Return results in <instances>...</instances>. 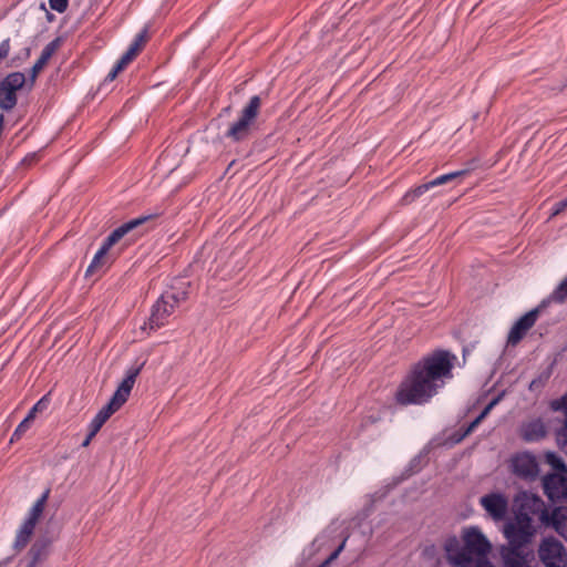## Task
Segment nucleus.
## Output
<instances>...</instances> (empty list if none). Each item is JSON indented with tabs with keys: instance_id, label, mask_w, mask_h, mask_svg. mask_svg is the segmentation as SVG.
I'll list each match as a JSON object with an SVG mask.
<instances>
[{
	"instance_id": "obj_1",
	"label": "nucleus",
	"mask_w": 567,
	"mask_h": 567,
	"mask_svg": "<svg viewBox=\"0 0 567 567\" xmlns=\"http://www.w3.org/2000/svg\"><path fill=\"white\" fill-rule=\"evenodd\" d=\"M456 357L446 350H435L411 365L399 384L395 401L399 405L429 403L453 378Z\"/></svg>"
},
{
	"instance_id": "obj_2",
	"label": "nucleus",
	"mask_w": 567,
	"mask_h": 567,
	"mask_svg": "<svg viewBox=\"0 0 567 567\" xmlns=\"http://www.w3.org/2000/svg\"><path fill=\"white\" fill-rule=\"evenodd\" d=\"M445 551L449 561L454 566L492 567L487 559L491 544L478 527L473 526L464 530L463 545L456 537L449 538Z\"/></svg>"
},
{
	"instance_id": "obj_3",
	"label": "nucleus",
	"mask_w": 567,
	"mask_h": 567,
	"mask_svg": "<svg viewBox=\"0 0 567 567\" xmlns=\"http://www.w3.org/2000/svg\"><path fill=\"white\" fill-rule=\"evenodd\" d=\"M153 218L152 215L141 216L134 218L127 223H124L120 227L115 228L103 241L100 249L94 255L91 264L89 265L85 276H92L96 272L104 271L109 268L116 259L117 255L111 251V248L117 244L122 238L128 235L131 231L143 225L147 220Z\"/></svg>"
},
{
	"instance_id": "obj_4",
	"label": "nucleus",
	"mask_w": 567,
	"mask_h": 567,
	"mask_svg": "<svg viewBox=\"0 0 567 567\" xmlns=\"http://www.w3.org/2000/svg\"><path fill=\"white\" fill-rule=\"evenodd\" d=\"M567 300V277L557 286V288L544 299L536 308L532 309L520 317L512 327L507 342L512 346L517 344L536 323L539 313L550 303H564Z\"/></svg>"
},
{
	"instance_id": "obj_5",
	"label": "nucleus",
	"mask_w": 567,
	"mask_h": 567,
	"mask_svg": "<svg viewBox=\"0 0 567 567\" xmlns=\"http://www.w3.org/2000/svg\"><path fill=\"white\" fill-rule=\"evenodd\" d=\"M260 106V96H251L248 104L241 110L238 120L230 124L226 131L225 137L233 142H243L248 140L251 134L252 124L259 114Z\"/></svg>"
},
{
	"instance_id": "obj_6",
	"label": "nucleus",
	"mask_w": 567,
	"mask_h": 567,
	"mask_svg": "<svg viewBox=\"0 0 567 567\" xmlns=\"http://www.w3.org/2000/svg\"><path fill=\"white\" fill-rule=\"evenodd\" d=\"M514 515L530 518H537L540 523L549 524V512L544 501L528 492H522L514 498Z\"/></svg>"
},
{
	"instance_id": "obj_7",
	"label": "nucleus",
	"mask_w": 567,
	"mask_h": 567,
	"mask_svg": "<svg viewBox=\"0 0 567 567\" xmlns=\"http://www.w3.org/2000/svg\"><path fill=\"white\" fill-rule=\"evenodd\" d=\"M536 528L530 518L514 515L504 525V535L509 546L524 547L532 542Z\"/></svg>"
},
{
	"instance_id": "obj_8",
	"label": "nucleus",
	"mask_w": 567,
	"mask_h": 567,
	"mask_svg": "<svg viewBox=\"0 0 567 567\" xmlns=\"http://www.w3.org/2000/svg\"><path fill=\"white\" fill-rule=\"evenodd\" d=\"M27 83L24 73L11 72L0 81V109L9 112L18 102L17 92Z\"/></svg>"
},
{
	"instance_id": "obj_9",
	"label": "nucleus",
	"mask_w": 567,
	"mask_h": 567,
	"mask_svg": "<svg viewBox=\"0 0 567 567\" xmlns=\"http://www.w3.org/2000/svg\"><path fill=\"white\" fill-rule=\"evenodd\" d=\"M538 557L545 567H567V550L561 542L553 536L542 540Z\"/></svg>"
},
{
	"instance_id": "obj_10",
	"label": "nucleus",
	"mask_w": 567,
	"mask_h": 567,
	"mask_svg": "<svg viewBox=\"0 0 567 567\" xmlns=\"http://www.w3.org/2000/svg\"><path fill=\"white\" fill-rule=\"evenodd\" d=\"M543 487L553 502H564L567 495V473H549L543 478Z\"/></svg>"
},
{
	"instance_id": "obj_11",
	"label": "nucleus",
	"mask_w": 567,
	"mask_h": 567,
	"mask_svg": "<svg viewBox=\"0 0 567 567\" xmlns=\"http://www.w3.org/2000/svg\"><path fill=\"white\" fill-rule=\"evenodd\" d=\"M480 503L494 520L501 522L505 518L508 511V499L503 494H486L481 497Z\"/></svg>"
},
{
	"instance_id": "obj_12",
	"label": "nucleus",
	"mask_w": 567,
	"mask_h": 567,
	"mask_svg": "<svg viewBox=\"0 0 567 567\" xmlns=\"http://www.w3.org/2000/svg\"><path fill=\"white\" fill-rule=\"evenodd\" d=\"M512 470L518 477L534 480L538 474V463L530 453H519L512 458Z\"/></svg>"
},
{
	"instance_id": "obj_13",
	"label": "nucleus",
	"mask_w": 567,
	"mask_h": 567,
	"mask_svg": "<svg viewBox=\"0 0 567 567\" xmlns=\"http://www.w3.org/2000/svg\"><path fill=\"white\" fill-rule=\"evenodd\" d=\"M175 311L172 305L162 302L159 297L153 305L148 321L144 323L143 329L156 330L167 323L168 317Z\"/></svg>"
},
{
	"instance_id": "obj_14",
	"label": "nucleus",
	"mask_w": 567,
	"mask_h": 567,
	"mask_svg": "<svg viewBox=\"0 0 567 567\" xmlns=\"http://www.w3.org/2000/svg\"><path fill=\"white\" fill-rule=\"evenodd\" d=\"M61 45V39L55 38L51 42H49L41 52L40 58L33 64L30 70V80L31 85L34 83L38 74L42 71V69L47 65L48 61L52 58V55L58 51Z\"/></svg>"
},
{
	"instance_id": "obj_15",
	"label": "nucleus",
	"mask_w": 567,
	"mask_h": 567,
	"mask_svg": "<svg viewBox=\"0 0 567 567\" xmlns=\"http://www.w3.org/2000/svg\"><path fill=\"white\" fill-rule=\"evenodd\" d=\"M504 567H528L527 554L524 547L509 546L502 548Z\"/></svg>"
},
{
	"instance_id": "obj_16",
	"label": "nucleus",
	"mask_w": 567,
	"mask_h": 567,
	"mask_svg": "<svg viewBox=\"0 0 567 567\" xmlns=\"http://www.w3.org/2000/svg\"><path fill=\"white\" fill-rule=\"evenodd\" d=\"M546 427L542 420H532L520 426V437L525 442H538L546 436Z\"/></svg>"
},
{
	"instance_id": "obj_17",
	"label": "nucleus",
	"mask_w": 567,
	"mask_h": 567,
	"mask_svg": "<svg viewBox=\"0 0 567 567\" xmlns=\"http://www.w3.org/2000/svg\"><path fill=\"white\" fill-rule=\"evenodd\" d=\"M142 365L138 367H131L125 374V378L120 383L118 388L114 392V396L120 399L122 402H126L130 393L135 384L136 378L138 377L141 372Z\"/></svg>"
},
{
	"instance_id": "obj_18",
	"label": "nucleus",
	"mask_w": 567,
	"mask_h": 567,
	"mask_svg": "<svg viewBox=\"0 0 567 567\" xmlns=\"http://www.w3.org/2000/svg\"><path fill=\"white\" fill-rule=\"evenodd\" d=\"M50 540L47 538L37 539L29 550V563L25 567H37L49 554Z\"/></svg>"
},
{
	"instance_id": "obj_19",
	"label": "nucleus",
	"mask_w": 567,
	"mask_h": 567,
	"mask_svg": "<svg viewBox=\"0 0 567 567\" xmlns=\"http://www.w3.org/2000/svg\"><path fill=\"white\" fill-rule=\"evenodd\" d=\"M549 523L555 530L567 540V509L556 508L549 514Z\"/></svg>"
},
{
	"instance_id": "obj_20",
	"label": "nucleus",
	"mask_w": 567,
	"mask_h": 567,
	"mask_svg": "<svg viewBox=\"0 0 567 567\" xmlns=\"http://www.w3.org/2000/svg\"><path fill=\"white\" fill-rule=\"evenodd\" d=\"M35 525L31 522L24 520L21 527L17 532V536L13 543V548L18 551L25 548L30 538L34 532Z\"/></svg>"
},
{
	"instance_id": "obj_21",
	"label": "nucleus",
	"mask_w": 567,
	"mask_h": 567,
	"mask_svg": "<svg viewBox=\"0 0 567 567\" xmlns=\"http://www.w3.org/2000/svg\"><path fill=\"white\" fill-rule=\"evenodd\" d=\"M185 286V284H183ZM188 292L185 287L175 288L162 293V302L172 305L175 309L187 299Z\"/></svg>"
},
{
	"instance_id": "obj_22",
	"label": "nucleus",
	"mask_w": 567,
	"mask_h": 567,
	"mask_svg": "<svg viewBox=\"0 0 567 567\" xmlns=\"http://www.w3.org/2000/svg\"><path fill=\"white\" fill-rule=\"evenodd\" d=\"M50 494V489H47L33 504L32 508L30 509L28 517L25 518L27 522H31L32 524L37 525L39 518L41 517L45 503L48 501Z\"/></svg>"
},
{
	"instance_id": "obj_23",
	"label": "nucleus",
	"mask_w": 567,
	"mask_h": 567,
	"mask_svg": "<svg viewBox=\"0 0 567 567\" xmlns=\"http://www.w3.org/2000/svg\"><path fill=\"white\" fill-rule=\"evenodd\" d=\"M501 398L497 396L493 399L484 409L483 411L476 416L475 420H473L466 427L463 436L468 435L471 432L475 430V427L489 414L492 409L499 402Z\"/></svg>"
},
{
	"instance_id": "obj_24",
	"label": "nucleus",
	"mask_w": 567,
	"mask_h": 567,
	"mask_svg": "<svg viewBox=\"0 0 567 567\" xmlns=\"http://www.w3.org/2000/svg\"><path fill=\"white\" fill-rule=\"evenodd\" d=\"M431 188H433V186L430 185V182H427V183H424L422 185L416 186L413 189H410L402 197V204L403 205H409V204L413 203L416 198H419L420 196L425 194Z\"/></svg>"
},
{
	"instance_id": "obj_25",
	"label": "nucleus",
	"mask_w": 567,
	"mask_h": 567,
	"mask_svg": "<svg viewBox=\"0 0 567 567\" xmlns=\"http://www.w3.org/2000/svg\"><path fill=\"white\" fill-rule=\"evenodd\" d=\"M467 173H468V171H466V169L447 173V174L441 175V176L430 181V185H432L433 187L441 186V185L447 184L450 182H453V181L466 175Z\"/></svg>"
},
{
	"instance_id": "obj_26",
	"label": "nucleus",
	"mask_w": 567,
	"mask_h": 567,
	"mask_svg": "<svg viewBox=\"0 0 567 567\" xmlns=\"http://www.w3.org/2000/svg\"><path fill=\"white\" fill-rule=\"evenodd\" d=\"M123 404L124 402H122L120 399L113 395L110 402L105 406H103L97 413L107 421L110 416L113 413H115Z\"/></svg>"
},
{
	"instance_id": "obj_27",
	"label": "nucleus",
	"mask_w": 567,
	"mask_h": 567,
	"mask_svg": "<svg viewBox=\"0 0 567 567\" xmlns=\"http://www.w3.org/2000/svg\"><path fill=\"white\" fill-rule=\"evenodd\" d=\"M546 462L551 466L554 473H567V467L561 457L554 452L546 454Z\"/></svg>"
},
{
	"instance_id": "obj_28",
	"label": "nucleus",
	"mask_w": 567,
	"mask_h": 567,
	"mask_svg": "<svg viewBox=\"0 0 567 567\" xmlns=\"http://www.w3.org/2000/svg\"><path fill=\"white\" fill-rule=\"evenodd\" d=\"M48 404H49V400L47 399V396H43L41 398L31 409L30 411L28 412L27 416L30 421L33 422V420L35 419V415L38 412H42L44 411L47 408H48Z\"/></svg>"
},
{
	"instance_id": "obj_29",
	"label": "nucleus",
	"mask_w": 567,
	"mask_h": 567,
	"mask_svg": "<svg viewBox=\"0 0 567 567\" xmlns=\"http://www.w3.org/2000/svg\"><path fill=\"white\" fill-rule=\"evenodd\" d=\"M31 423L32 421H30L28 417H24L14 430L11 436V442L19 440L30 429Z\"/></svg>"
},
{
	"instance_id": "obj_30",
	"label": "nucleus",
	"mask_w": 567,
	"mask_h": 567,
	"mask_svg": "<svg viewBox=\"0 0 567 567\" xmlns=\"http://www.w3.org/2000/svg\"><path fill=\"white\" fill-rule=\"evenodd\" d=\"M106 420L101 416L99 413L93 417V420L89 424V431H91V436H95L101 427L104 425Z\"/></svg>"
},
{
	"instance_id": "obj_31",
	"label": "nucleus",
	"mask_w": 567,
	"mask_h": 567,
	"mask_svg": "<svg viewBox=\"0 0 567 567\" xmlns=\"http://www.w3.org/2000/svg\"><path fill=\"white\" fill-rule=\"evenodd\" d=\"M557 443L561 451L567 454V423L557 432Z\"/></svg>"
},
{
	"instance_id": "obj_32",
	"label": "nucleus",
	"mask_w": 567,
	"mask_h": 567,
	"mask_svg": "<svg viewBox=\"0 0 567 567\" xmlns=\"http://www.w3.org/2000/svg\"><path fill=\"white\" fill-rule=\"evenodd\" d=\"M146 42H147V29L145 28L135 35V38L131 44H136V47L142 50L144 48V45L146 44Z\"/></svg>"
},
{
	"instance_id": "obj_33",
	"label": "nucleus",
	"mask_w": 567,
	"mask_h": 567,
	"mask_svg": "<svg viewBox=\"0 0 567 567\" xmlns=\"http://www.w3.org/2000/svg\"><path fill=\"white\" fill-rule=\"evenodd\" d=\"M49 4L52 10L63 13L68 9V0H49Z\"/></svg>"
},
{
	"instance_id": "obj_34",
	"label": "nucleus",
	"mask_w": 567,
	"mask_h": 567,
	"mask_svg": "<svg viewBox=\"0 0 567 567\" xmlns=\"http://www.w3.org/2000/svg\"><path fill=\"white\" fill-rule=\"evenodd\" d=\"M11 50L10 38L4 39L0 42V62L8 58Z\"/></svg>"
},
{
	"instance_id": "obj_35",
	"label": "nucleus",
	"mask_w": 567,
	"mask_h": 567,
	"mask_svg": "<svg viewBox=\"0 0 567 567\" xmlns=\"http://www.w3.org/2000/svg\"><path fill=\"white\" fill-rule=\"evenodd\" d=\"M135 59L130 52H125L121 59L116 62L118 68H122L123 70Z\"/></svg>"
},
{
	"instance_id": "obj_36",
	"label": "nucleus",
	"mask_w": 567,
	"mask_h": 567,
	"mask_svg": "<svg viewBox=\"0 0 567 567\" xmlns=\"http://www.w3.org/2000/svg\"><path fill=\"white\" fill-rule=\"evenodd\" d=\"M566 208H567V197H566V198H564L563 200L557 202V203L553 206V213H551V216H556V215L560 214V213H561V212H564Z\"/></svg>"
},
{
	"instance_id": "obj_37",
	"label": "nucleus",
	"mask_w": 567,
	"mask_h": 567,
	"mask_svg": "<svg viewBox=\"0 0 567 567\" xmlns=\"http://www.w3.org/2000/svg\"><path fill=\"white\" fill-rule=\"evenodd\" d=\"M123 69L122 68H118L117 64H115L113 66V69L109 72V74L105 76V82H112L116 79V76L118 75L120 72H122Z\"/></svg>"
},
{
	"instance_id": "obj_38",
	"label": "nucleus",
	"mask_w": 567,
	"mask_h": 567,
	"mask_svg": "<svg viewBox=\"0 0 567 567\" xmlns=\"http://www.w3.org/2000/svg\"><path fill=\"white\" fill-rule=\"evenodd\" d=\"M553 408L555 410L563 409L567 415V395H564L559 401H555Z\"/></svg>"
},
{
	"instance_id": "obj_39",
	"label": "nucleus",
	"mask_w": 567,
	"mask_h": 567,
	"mask_svg": "<svg viewBox=\"0 0 567 567\" xmlns=\"http://www.w3.org/2000/svg\"><path fill=\"white\" fill-rule=\"evenodd\" d=\"M127 52H130L133 56H137V54L142 51L141 49H138L136 47V44H130L128 49L126 50Z\"/></svg>"
},
{
	"instance_id": "obj_40",
	"label": "nucleus",
	"mask_w": 567,
	"mask_h": 567,
	"mask_svg": "<svg viewBox=\"0 0 567 567\" xmlns=\"http://www.w3.org/2000/svg\"><path fill=\"white\" fill-rule=\"evenodd\" d=\"M338 557H339L338 551L333 550L324 561L328 563L329 565H331V563L333 560H336Z\"/></svg>"
},
{
	"instance_id": "obj_41",
	"label": "nucleus",
	"mask_w": 567,
	"mask_h": 567,
	"mask_svg": "<svg viewBox=\"0 0 567 567\" xmlns=\"http://www.w3.org/2000/svg\"><path fill=\"white\" fill-rule=\"evenodd\" d=\"M93 437H94V436H91V431H89V433H87V435H86L85 440L82 442V444H81V445H82L83 447L89 446V444L91 443V441H92V439H93Z\"/></svg>"
},
{
	"instance_id": "obj_42",
	"label": "nucleus",
	"mask_w": 567,
	"mask_h": 567,
	"mask_svg": "<svg viewBox=\"0 0 567 567\" xmlns=\"http://www.w3.org/2000/svg\"><path fill=\"white\" fill-rule=\"evenodd\" d=\"M346 540H347V539H344V540H343V542H342V543H341V544H340V545L334 549V551H338V554H339V555L341 554V551L343 550V548H344V546H346Z\"/></svg>"
},
{
	"instance_id": "obj_43",
	"label": "nucleus",
	"mask_w": 567,
	"mask_h": 567,
	"mask_svg": "<svg viewBox=\"0 0 567 567\" xmlns=\"http://www.w3.org/2000/svg\"><path fill=\"white\" fill-rule=\"evenodd\" d=\"M318 567H330V565L323 560Z\"/></svg>"
},
{
	"instance_id": "obj_44",
	"label": "nucleus",
	"mask_w": 567,
	"mask_h": 567,
	"mask_svg": "<svg viewBox=\"0 0 567 567\" xmlns=\"http://www.w3.org/2000/svg\"><path fill=\"white\" fill-rule=\"evenodd\" d=\"M229 111H230V106H227L226 109H224L225 113H228Z\"/></svg>"
}]
</instances>
